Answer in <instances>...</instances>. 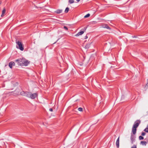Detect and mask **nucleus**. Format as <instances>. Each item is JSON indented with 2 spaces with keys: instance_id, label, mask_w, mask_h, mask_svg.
<instances>
[{
  "instance_id": "nucleus-9",
  "label": "nucleus",
  "mask_w": 148,
  "mask_h": 148,
  "mask_svg": "<svg viewBox=\"0 0 148 148\" xmlns=\"http://www.w3.org/2000/svg\"><path fill=\"white\" fill-rule=\"evenodd\" d=\"M30 94V92L26 91L25 93V95L24 96L29 98Z\"/></svg>"
},
{
  "instance_id": "nucleus-11",
  "label": "nucleus",
  "mask_w": 148,
  "mask_h": 148,
  "mask_svg": "<svg viewBox=\"0 0 148 148\" xmlns=\"http://www.w3.org/2000/svg\"><path fill=\"white\" fill-rule=\"evenodd\" d=\"M84 33V31H82L78 32L76 35L75 36H79L82 34Z\"/></svg>"
},
{
  "instance_id": "nucleus-4",
  "label": "nucleus",
  "mask_w": 148,
  "mask_h": 148,
  "mask_svg": "<svg viewBox=\"0 0 148 148\" xmlns=\"http://www.w3.org/2000/svg\"><path fill=\"white\" fill-rule=\"evenodd\" d=\"M37 96V94L36 93H34L33 94L32 93L30 92V94L29 95V98H30L32 99H34Z\"/></svg>"
},
{
  "instance_id": "nucleus-6",
  "label": "nucleus",
  "mask_w": 148,
  "mask_h": 148,
  "mask_svg": "<svg viewBox=\"0 0 148 148\" xmlns=\"http://www.w3.org/2000/svg\"><path fill=\"white\" fill-rule=\"evenodd\" d=\"M137 130V128L133 127L132 128V132L133 134L135 135L136 134Z\"/></svg>"
},
{
  "instance_id": "nucleus-8",
  "label": "nucleus",
  "mask_w": 148,
  "mask_h": 148,
  "mask_svg": "<svg viewBox=\"0 0 148 148\" xmlns=\"http://www.w3.org/2000/svg\"><path fill=\"white\" fill-rule=\"evenodd\" d=\"M119 136L116 142V145L117 148H119Z\"/></svg>"
},
{
  "instance_id": "nucleus-26",
  "label": "nucleus",
  "mask_w": 148,
  "mask_h": 148,
  "mask_svg": "<svg viewBox=\"0 0 148 148\" xmlns=\"http://www.w3.org/2000/svg\"><path fill=\"white\" fill-rule=\"evenodd\" d=\"M131 148H137L136 146V145H134Z\"/></svg>"
},
{
  "instance_id": "nucleus-24",
  "label": "nucleus",
  "mask_w": 148,
  "mask_h": 148,
  "mask_svg": "<svg viewBox=\"0 0 148 148\" xmlns=\"http://www.w3.org/2000/svg\"><path fill=\"white\" fill-rule=\"evenodd\" d=\"M145 134H146V133L144 132H142L141 133V135L142 136H145Z\"/></svg>"
},
{
  "instance_id": "nucleus-31",
  "label": "nucleus",
  "mask_w": 148,
  "mask_h": 148,
  "mask_svg": "<svg viewBox=\"0 0 148 148\" xmlns=\"http://www.w3.org/2000/svg\"><path fill=\"white\" fill-rule=\"evenodd\" d=\"M1 3V2L0 1V4Z\"/></svg>"
},
{
  "instance_id": "nucleus-25",
  "label": "nucleus",
  "mask_w": 148,
  "mask_h": 148,
  "mask_svg": "<svg viewBox=\"0 0 148 148\" xmlns=\"http://www.w3.org/2000/svg\"><path fill=\"white\" fill-rule=\"evenodd\" d=\"M64 29H65L66 30H68V28L66 26H64Z\"/></svg>"
},
{
  "instance_id": "nucleus-22",
  "label": "nucleus",
  "mask_w": 148,
  "mask_h": 148,
  "mask_svg": "<svg viewBox=\"0 0 148 148\" xmlns=\"http://www.w3.org/2000/svg\"><path fill=\"white\" fill-rule=\"evenodd\" d=\"M145 88L146 89H147L148 88V82L146 84V85L145 86Z\"/></svg>"
},
{
  "instance_id": "nucleus-16",
  "label": "nucleus",
  "mask_w": 148,
  "mask_h": 148,
  "mask_svg": "<svg viewBox=\"0 0 148 148\" xmlns=\"http://www.w3.org/2000/svg\"><path fill=\"white\" fill-rule=\"evenodd\" d=\"M69 2L70 4H72L74 2V0H69Z\"/></svg>"
},
{
  "instance_id": "nucleus-29",
  "label": "nucleus",
  "mask_w": 148,
  "mask_h": 148,
  "mask_svg": "<svg viewBox=\"0 0 148 148\" xmlns=\"http://www.w3.org/2000/svg\"><path fill=\"white\" fill-rule=\"evenodd\" d=\"M88 38V36H86L85 37V39H87V38Z\"/></svg>"
},
{
  "instance_id": "nucleus-23",
  "label": "nucleus",
  "mask_w": 148,
  "mask_h": 148,
  "mask_svg": "<svg viewBox=\"0 0 148 148\" xmlns=\"http://www.w3.org/2000/svg\"><path fill=\"white\" fill-rule=\"evenodd\" d=\"M144 131L147 132H148V128L146 127L144 130Z\"/></svg>"
},
{
  "instance_id": "nucleus-21",
  "label": "nucleus",
  "mask_w": 148,
  "mask_h": 148,
  "mask_svg": "<svg viewBox=\"0 0 148 148\" xmlns=\"http://www.w3.org/2000/svg\"><path fill=\"white\" fill-rule=\"evenodd\" d=\"M139 139L140 140H143L144 139L143 137L142 136H140L139 137Z\"/></svg>"
},
{
  "instance_id": "nucleus-17",
  "label": "nucleus",
  "mask_w": 148,
  "mask_h": 148,
  "mask_svg": "<svg viewBox=\"0 0 148 148\" xmlns=\"http://www.w3.org/2000/svg\"><path fill=\"white\" fill-rule=\"evenodd\" d=\"M90 15L89 14H88L84 16V18H86L90 16Z\"/></svg>"
},
{
  "instance_id": "nucleus-1",
  "label": "nucleus",
  "mask_w": 148,
  "mask_h": 148,
  "mask_svg": "<svg viewBox=\"0 0 148 148\" xmlns=\"http://www.w3.org/2000/svg\"><path fill=\"white\" fill-rule=\"evenodd\" d=\"M15 62H17L19 66H27L30 63V61L23 58L16 60Z\"/></svg>"
},
{
  "instance_id": "nucleus-30",
  "label": "nucleus",
  "mask_w": 148,
  "mask_h": 148,
  "mask_svg": "<svg viewBox=\"0 0 148 148\" xmlns=\"http://www.w3.org/2000/svg\"><path fill=\"white\" fill-rule=\"evenodd\" d=\"M80 0H76L77 2H78L80 1Z\"/></svg>"
},
{
  "instance_id": "nucleus-18",
  "label": "nucleus",
  "mask_w": 148,
  "mask_h": 148,
  "mask_svg": "<svg viewBox=\"0 0 148 148\" xmlns=\"http://www.w3.org/2000/svg\"><path fill=\"white\" fill-rule=\"evenodd\" d=\"M25 92L24 91H22L20 93L21 95L24 96Z\"/></svg>"
},
{
  "instance_id": "nucleus-13",
  "label": "nucleus",
  "mask_w": 148,
  "mask_h": 148,
  "mask_svg": "<svg viewBox=\"0 0 148 148\" xmlns=\"http://www.w3.org/2000/svg\"><path fill=\"white\" fill-rule=\"evenodd\" d=\"M103 27L105 28H107V29H111V28L107 24H105L104 25Z\"/></svg>"
},
{
  "instance_id": "nucleus-12",
  "label": "nucleus",
  "mask_w": 148,
  "mask_h": 148,
  "mask_svg": "<svg viewBox=\"0 0 148 148\" xmlns=\"http://www.w3.org/2000/svg\"><path fill=\"white\" fill-rule=\"evenodd\" d=\"M5 12V8H4L2 10V13L1 15V17H3L4 16V14Z\"/></svg>"
},
{
  "instance_id": "nucleus-20",
  "label": "nucleus",
  "mask_w": 148,
  "mask_h": 148,
  "mask_svg": "<svg viewBox=\"0 0 148 148\" xmlns=\"http://www.w3.org/2000/svg\"><path fill=\"white\" fill-rule=\"evenodd\" d=\"M89 47V44H87L85 46V48L86 49L88 48Z\"/></svg>"
},
{
  "instance_id": "nucleus-14",
  "label": "nucleus",
  "mask_w": 148,
  "mask_h": 148,
  "mask_svg": "<svg viewBox=\"0 0 148 148\" xmlns=\"http://www.w3.org/2000/svg\"><path fill=\"white\" fill-rule=\"evenodd\" d=\"M140 143L141 144H142L143 145H146L147 144V142L146 141H141V142H140Z\"/></svg>"
},
{
  "instance_id": "nucleus-7",
  "label": "nucleus",
  "mask_w": 148,
  "mask_h": 148,
  "mask_svg": "<svg viewBox=\"0 0 148 148\" xmlns=\"http://www.w3.org/2000/svg\"><path fill=\"white\" fill-rule=\"evenodd\" d=\"M131 143L133 144L135 140V137L133 135L132 133L131 134Z\"/></svg>"
},
{
  "instance_id": "nucleus-19",
  "label": "nucleus",
  "mask_w": 148,
  "mask_h": 148,
  "mask_svg": "<svg viewBox=\"0 0 148 148\" xmlns=\"http://www.w3.org/2000/svg\"><path fill=\"white\" fill-rule=\"evenodd\" d=\"M78 110L80 111H83V108H79L78 109Z\"/></svg>"
},
{
  "instance_id": "nucleus-28",
  "label": "nucleus",
  "mask_w": 148,
  "mask_h": 148,
  "mask_svg": "<svg viewBox=\"0 0 148 148\" xmlns=\"http://www.w3.org/2000/svg\"><path fill=\"white\" fill-rule=\"evenodd\" d=\"M49 110L51 112L53 111V109L52 108H50Z\"/></svg>"
},
{
  "instance_id": "nucleus-10",
  "label": "nucleus",
  "mask_w": 148,
  "mask_h": 148,
  "mask_svg": "<svg viewBox=\"0 0 148 148\" xmlns=\"http://www.w3.org/2000/svg\"><path fill=\"white\" fill-rule=\"evenodd\" d=\"M62 10L58 9L55 12L57 14H59L61 13L62 12Z\"/></svg>"
},
{
  "instance_id": "nucleus-2",
  "label": "nucleus",
  "mask_w": 148,
  "mask_h": 148,
  "mask_svg": "<svg viewBox=\"0 0 148 148\" xmlns=\"http://www.w3.org/2000/svg\"><path fill=\"white\" fill-rule=\"evenodd\" d=\"M16 43L17 44L16 48L19 49L21 51H23L24 50V47L22 43L19 41H16Z\"/></svg>"
},
{
  "instance_id": "nucleus-3",
  "label": "nucleus",
  "mask_w": 148,
  "mask_h": 148,
  "mask_svg": "<svg viewBox=\"0 0 148 148\" xmlns=\"http://www.w3.org/2000/svg\"><path fill=\"white\" fill-rule=\"evenodd\" d=\"M140 123V121L139 120H137L135 121L133 125V127L137 128Z\"/></svg>"
},
{
  "instance_id": "nucleus-5",
  "label": "nucleus",
  "mask_w": 148,
  "mask_h": 148,
  "mask_svg": "<svg viewBox=\"0 0 148 148\" xmlns=\"http://www.w3.org/2000/svg\"><path fill=\"white\" fill-rule=\"evenodd\" d=\"M9 66L10 68H12L13 66H14L15 65L14 62L13 61L10 62L9 63Z\"/></svg>"
},
{
  "instance_id": "nucleus-27",
  "label": "nucleus",
  "mask_w": 148,
  "mask_h": 148,
  "mask_svg": "<svg viewBox=\"0 0 148 148\" xmlns=\"http://www.w3.org/2000/svg\"><path fill=\"white\" fill-rule=\"evenodd\" d=\"M87 28V27H84L83 29V30L84 31H85L86 30V29Z\"/></svg>"
},
{
  "instance_id": "nucleus-15",
  "label": "nucleus",
  "mask_w": 148,
  "mask_h": 148,
  "mask_svg": "<svg viewBox=\"0 0 148 148\" xmlns=\"http://www.w3.org/2000/svg\"><path fill=\"white\" fill-rule=\"evenodd\" d=\"M69 10V8L68 7H67L66 8V9L65 10V11H64V12L65 13H67L68 12Z\"/></svg>"
}]
</instances>
